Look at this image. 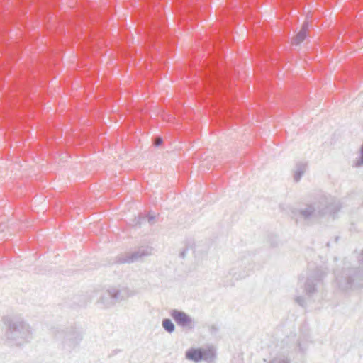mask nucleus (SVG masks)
<instances>
[{
	"label": "nucleus",
	"mask_w": 363,
	"mask_h": 363,
	"mask_svg": "<svg viewBox=\"0 0 363 363\" xmlns=\"http://www.w3.org/2000/svg\"><path fill=\"white\" fill-rule=\"evenodd\" d=\"M6 337L11 346H20L23 341V319L20 316H5Z\"/></svg>",
	"instance_id": "f257e3e1"
},
{
	"label": "nucleus",
	"mask_w": 363,
	"mask_h": 363,
	"mask_svg": "<svg viewBox=\"0 0 363 363\" xmlns=\"http://www.w3.org/2000/svg\"><path fill=\"white\" fill-rule=\"evenodd\" d=\"M308 23H304L301 30L292 38L291 44L294 45H300L306 38L308 31Z\"/></svg>",
	"instance_id": "f03ea898"
},
{
	"label": "nucleus",
	"mask_w": 363,
	"mask_h": 363,
	"mask_svg": "<svg viewBox=\"0 0 363 363\" xmlns=\"http://www.w3.org/2000/svg\"><path fill=\"white\" fill-rule=\"evenodd\" d=\"M171 315L179 325L184 326L190 322L189 316L183 312L174 311H172Z\"/></svg>",
	"instance_id": "7ed1b4c3"
},
{
	"label": "nucleus",
	"mask_w": 363,
	"mask_h": 363,
	"mask_svg": "<svg viewBox=\"0 0 363 363\" xmlns=\"http://www.w3.org/2000/svg\"><path fill=\"white\" fill-rule=\"evenodd\" d=\"M186 358L194 362H199L202 359L203 353L201 350L192 349L186 352Z\"/></svg>",
	"instance_id": "20e7f679"
},
{
	"label": "nucleus",
	"mask_w": 363,
	"mask_h": 363,
	"mask_svg": "<svg viewBox=\"0 0 363 363\" xmlns=\"http://www.w3.org/2000/svg\"><path fill=\"white\" fill-rule=\"evenodd\" d=\"M162 325L166 330L171 333L174 330V324L169 319H165L163 320Z\"/></svg>",
	"instance_id": "39448f33"
},
{
	"label": "nucleus",
	"mask_w": 363,
	"mask_h": 363,
	"mask_svg": "<svg viewBox=\"0 0 363 363\" xmlns=\"http://www.w3.org/2000/svg\"><path fill=\"white\" fill-rule=\"evenodd\" d=\"M162 143V139L161 138H157L155 140V145L159 146Z\"/></svg>",
	"instance_id": "423d86ee"
}]
</instances>
